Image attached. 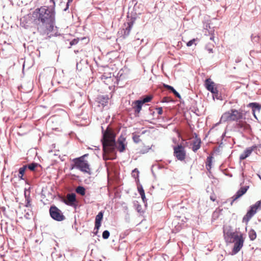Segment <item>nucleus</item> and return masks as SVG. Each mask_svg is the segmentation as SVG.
<instances>
[{
	"label": "nucleus",
	"mask_w": 261,
	"mask_h": 261,
	"mask_svg": "<svg viewBox=\"0 0 261 261\" xmlns=\"http://www.w3.org/2000/svg\"><path fill=\"white\" fill-rule=\"evenodd\" d=\"M196 41V40L195 39H193L192 40H190L189 42H187V45L188 46H192L194 43H195Z\"/></svg>",
	"instance_id": "473e14b6"
},
{
	"label": "nucleus",
	"mask_w": 261,
	"mask_h": 261,
	"mask_svg": "<svg viewBox=\"0 0 261 261\" xmlns=\"http://www.w3.org/2000/svg\"><path fill=\"white\" fill-rule=\"evenodd\" d=\"M261 202L260 201H257L254 204L250 206V210L243 218V222L246 224L250 221L251 218L256 213L257 210L260 208Z\"/></svg>",
	"instance_id": "423d86ee"
},
{
	"label": "nucleus",
	"mask_w": 261,
	"mask_h": 261,
	"mask_svg": "<svg viewBox=\"0 0 261 261\" xmlns=\"http://www.w3.org/2000/svg\"><path fill=\"white\" fill-rule=\"evenodd\" d=\"M103 218V213L100 212L96 216L95 222V228L98 230L101 225V221Z\"/></svg>",
	"instance_id": "dca6fc26"
},
{
	"label": "nucleus",
	"mask_w": 261,
	"mask_h": 261,
	"mask_svg": "<svg viewBox=\"0 0 261 261\" xmlns=\"http://www.w3.org/2000/svg\"><path fill=\"white\" fill-rule=\"evenodd\" d=\"M252 40L254 42H257L258 40V36H251Z\"/></svg>",
	"instance_id": "e433bc0d"
},
{
	"label": "nucleus",
	"mask_w": 261,
	"mask_h": 261,
	"mask_svg": "<svg viewBox=\"0 0 261 261\" xmlns=\"http://www.w3.org/2000/svg\"><path fill=\"white\" fill-rule=\"evenodd\" d=\"M173 94L178 98H180L181 97H180V94L177 92V91H175L174 93H173Z\"/></svg>",
	"instance_id": "58836bf2"
},
{
	"label": "nucleus",
	"mask_w": 261,
	"mask_h": 261,
	"mask_svg": "<svg viewBox=\"0 0 261 261\" xmlns=\"http://www.w3.org/2000/svg\"><path fill=\"white\" fill-rule=\"evenodd\" d=\"M134 20H131L130 21L127 23V26L126 28L124 29V35L125 36H127L129 35L130 30L134 24Z\"/></svg>",
	"instance_id": "a211bd4d"
},
{
	"label": "nucleus",
	"mask_w": 261,
	"mask_h": 261,
	"mask_svg": "<svg viewBox=\"0 0 261 261\" xmlns=\"http://www.w3.org/2000/svg\"><path fill=\"white\" fill-rule=\"evenodd\" d=\"M73 0H68V2L66 4V7L64 9V11H66L68 9L69 7V4L72 2Z\"/></svg>",
	"instance_id": "c9c22d12"
},
{
	"label": "nucleus",
	"mask_w": 261,
	"mask_h": 261,
	"mask_svg": "<svg viewBox=\"0 0 261 261\" xmlns=\"http://www.w3.org/2000/svg\"><path fill=\"white\" fill-rule=\"evenodd\" d=\"M50 1L53 2V4H54V6L55 5V2L53 1V0H50Z\"/></svg>",
	"instance_id": "8fccbe9b"
},
{
	"label": "nucleus",
	"mask_w": 261,
	"mask_h": 261,
	"mask_svg": "<svg viewBox=\"0 0 261 261\" xmlns=\"http://www.w3.org/2000/svg\"><path fill=\"white\" fill-rule=\"evenodd\" d=\"M174 155L180 161H184L186 157V152L184 148L178 145L174 147Z\"/></svg>",
	"instance_id": "6e6552de"
},
{
	"label": "nucleus",
	"mask_w": 261,
	"mask_h": 261,
	"mask_svg": "<svg viewBox=\"0 0 261 261\" xmlns=\"http://www.w3.org/2000/svg\"><path fill=\"white\" fill-rule=\"evenodd\" d=\"M143 105V104H142V103L139 100H135L133 102L132 107L134 110L135 116H139V114L142 110Z\"/></svg>",
	"instance_id": "4468645a"
},
{
	"label": "nucleus",
	"mask_w": 261,
	"mask_h": 261,
	"mask_svg": "<svg viewBox=\"0 0 261 261\" xmlns=\"http://www.w3.org/2000/svg\"><path fill=\"white\" fill-rule=\"evenodd\" d=\"M207 50L209 52V53H213V49L212 48H208V49H207Z\"/></svg>",
	"instance_id": "37998d69"
},
{
	"label": "nucleus",
	"mask_w": 261,
	"mask_h": 261,
	"mask_svg": "<svg viewBox=\"0 0 261 261\" xmlns=\"http://www.w3.org/2000/svg\"><path fill=\"white\" fill-rule=\"evenodd\" d=\"M66 196H76L75 193H71V194H67Z\"/></svg>",
	"instance_id": "ea45409f"
},
{
	"label": "nucleus",
	"mask_w": 261,
	"mask_h": 261,
	"mask_svg": "<svg viewBox=\"0 0 261 261\" xmlns=\"http://www.w3.org/2000/svg\"><path fill=\"white\" fill-rule=\"evenodd\" d=\"M79 38H76L73 39L72 41L70 42V46L74 45L79 42Z\"/></svg>",
	"instance_id": "7c9ffc66"
},
{
	"label": "nucleus",
	"mask_w": 261,
	"mask_h": 261,
	"mask_svg": "<svg viewBox=\"0 0 261 261\" xmlns=\"http://www.w3.org/2000/svg\"><path fill=\"white\" fill-rule=\"evenodd\" d=\"M248 106L252 109L253 113H254L255 110H257L258 111L261 109V106L256 102H251L248 105Z\"/></svg>",
	"instance_id": "aec40b11"
},
{
	"label": "nucleus",
	"mask_w": 261,
	"mask_h": 261,
	"mask_svg": "<svg viewBox=\"0 0 261 261\" xmlns=\"http://www.w3.org/2000/svg\"><path fill=\"white\" fill-rule=\"evenodd\" d=\"M164 87H165L166 89H168V87H170V85H166V84H164Z\"/></svg>",
	"instance_id": "a19ab883"
},
{
	"label": "nucleus",
	"mask_w": 261,
	"mask_h": 261,
	"mask_svg": "<svg viewBox=\"0 0 261 261\" xmlns=\"http://www.w3.org/2000/svg\"><path fill=\"white\" fill-rule=\"evenodd\" d=\"M195 138L192 141L191 145L192 146V150L196 152L200 147V144L201 143V139L198 137L197 135L195 134Z\"/></svg>",
	"instance_id": "ddd939ff"
},
{
	"label": "nucleus",
	"mask_w": 261,
	"mask_h": 261,
	"mask_svg": "<svg viewBox=\"0 0 261 261\" xmlns=\"http://www.w3.org/2000/svg\"><path fill=\"white\" fill-rule=\"evenodd\" d=\"M36 17L41 22L38 30L42 35L48 34L53 30L55 20V12L53 8L43 6L36 9Z\"/></svg>",
	"instance_id": "f03ea898"
},
{
	"label": "nucleus",
	"mask_w": 261,
	"mask_h": 261,
	"mask_svg": "<svg viewBox=\"0 0 261 261\" xmlns=\"http://www.w3.org/2000/svg\"><path fill=\"white\" fill-rule=\"evenodd\" d=\"M109 98L107 95H100L97 98V102L103 107L108 102Z\"/></svg>",
	"instance_id": "f3484780"
},
{
	"label": "nucleus",
	"mask_w": 261,
	"mask_h": 261,
	"mask_svg": "<svg viewBox=\"0 0 261 261\" xmlns=\"http://www.w3.org/2000/svg\"><path fill=\"white\" fill-rule=\"evenodd\" d=\"M61 201L64 202L66 204L76 207L78 205V201L76 197H59Z\"/></svg>",
	"instance_id": "1a4fd4ad"
},
{
	"label": "nucleus",
	"mask_w": 261,
	"mask_h": 261,
	"mask_svg": "<svg viewBox=\"0 0 261 261\" xmlns=\"http://www.w3.org/2000/svg\"><path fill=\"white\" fill-rule=\"evenodd\" d=\"M171 91H172V92H173V93H174V92H175V91H176V90L174 89V88H173V89L171 90Z\"/></svg>",
	"instance_id": "49530a36"
},
{
	"label": "nucleus",
	"mask_w": 261,
	"mask_h": 261,
	"mask_svg": "<svg viewBox=\"0 0 261 261\" xmlns=\"http://www.w3.org/2000/svg\"><path fill=\"white\" fill-rule=\"evenodd\" d=\"M138 190L140 196H145L144 191L142 186L139 185L138 186Z\"/></svg>",
	"instance_id": "bb28decb"
},
{
	"label": "nucleus",
	"mask_w": 261,
	"mask_h": 261,
	"mask_svg": "<svg viewBox=\"0 0 261 261\" xmlns=\"http://www.w3.org/2000/svg\"><path fill=\"white\" fill-rule=\"evenodd\" d=\"M211 199L213 201H215V198H213V197H211Z\"/></svg>",
	"instance_id": "de8ad7c7"
},
{
	"label": "nucleus",
	"mask_w": 261,
	"mask_h": 261,
	"mask_svg": "<svg viewBox=\"0 0 261 261\" xmlns=\"http://www.w3.org/2000/svg\"><path fill=\"white\" fill-rule=\"evenodd\" d=\"M249 237L250 239L252 241L254 240L256 238V232L253 229H251L249 232Z\"/></svg>",
	"instance_id": "5701e85b"
},
{
	"label": "nucleus",
	"mask_w": 261,
	"mask_h": 261,
	"mask_svg": "<svg viewBox=\"0 0 261 261\" xmlns=\"http://www.w3.org/2000/svg\"><path fill=\"white\" fill-rule=\"evenodd\" d=\"M75 192L78 194H80L82 196H84L85 194V189L82 186H78L75 189Z\"/></svg>",
	"instance_id": "412c9836"
},
{
	"label": "nucleus",
	"mask_w": 261,
	"mask_h": 261,
	"mask_svg": "<svg viewBox=\"0 0 261 261\" xmlns=\"http://www.w3.org/2000/svg\"><path fill=\"white\" fill-rule=\"evenodd\" d=\"M139 172L137 168H136L133 170L132 174V176L133 177H134L135 178H136V177L139 176Z\"/></svg>",
	"instance_id": "c756f323"
},
{
	"label": "nucleus",
	"mask_w": 261,
	"mask_h": 261,
	"mask_svg": "<svg viewBox=\"0 0 261 261\" xmlns=\"http://www.w3.org/2000/svg\"><path fill=\"white\" fill-rule=\"evenodd\" d=\"M125 138L122 136L118 140V144L115 141V135L113 131L107 127L106 130H102V138L101 142L103 148V157L105 160H113L115 159V152L116 148L122 152L125 149Z\"/></svg>",
	"instance_id": "f257e3e1"
},
{
	"label": "nucleus",
	"mask_w": 261,
	"mask_h": 261,
	"mask_svg": "<svg viewBox=\"0 0 261 261\" xmlns=\"http://www.w3.org/2000/svg\"><path fill=\"white\" fill-rule=\"evenodd\" d=\"M243 114L242 113V111L231 109L222 114L220 121L218 124L225 122L226 121H238V120L243 119Z\"/></svg>",
	"instance_id": "39448f33"
},
{
	"label": "nucleus",
	"mask_w": 261,
	"mask_h": 261,
	"mask_svg": "<svg viewBox=\"0 0 261 261\" xmlns=\"http://www.w3.org/2000/svg\"><path fill=\"white\" fill-rule=\"evenodd\" d=\"M158 110V113L159 115H161L163 113V110L162 107H159L156 109Z\"/></svg>",
	"instance_id": "f704fd0d"
},
{
	"label": "nucleus",
	"mask_w": 261,
	"mask_h": 261,
	"mask_svg": "<svg viewBox=\"0 0 261 261\" xmlns=\"http://www.w3.org/2000/svg\"><path fill=\"white\" fill-rule=\"evenodd\" d=\"M88 155V154H85L79 158L73 159L72 160L73 164L71 165L70 169L76 168L83 172L90 174V165L88 161L85 160V158Z\"/></svg>",
	"instance_id": "20e7f679"
},
{
	"label": "nucleus",
	"mask_w": 261,
	"mask_h": 261,
	"mask_svg": "<svg viewBox=\"0 0 261 261\" xmlns=\"http://www.w3.org/2000/svg\"><path fill=\"white\" fill-rule=\"evenodd\" d=\"M239 197H238V196L236 197V198H235V199H234L233 200V201L231 202V204L232 205V204L233 202L236 199H237V198H239Z\"/></svg>",
	"instance_id": "a18cd8bd"
},
{
	"label": "nucleus",
	"mask_w": 261,
	"mask_h": 261,
	"mask_svg": "<svg viewBox=\"0 0 261 261\" xmlns=\"http://www.w3.org/2000/svg\"><path fill=\"white\" fill-rule=\"evenodd\" d=\"M38 164L36 163H32L31 164L27 165V168H28L31 171H34L35 168L38 166Z\"/></svg>",
	"instance_id": "b1692460"
},
{
	"label": "nucleus",
	"mask_w": 261,
	"mask_h": 261,
	"mask_svg": "<svg viewBox=\"0 0 261 261\" xmlns=\"http://www.w3.org/2000/svg\"><path fill=\"white\" fill-rule=\"evenodd\" d=\"M133 141H134V142H135L136 143H138L139 142H140L141 141V140L140 139V136H139V135H133Z\"/></svg>",
	"instance_id": "cd10ccee"
},
{
	"label": "nucleus",
	"mask_w": 261,
	"mask_h": 261,
	"mask_svg": "<svg viewBox=\"0 0 261 261\" xmlns=\"http://www.w3.org/2000/svg\"><path fill=\"white\" fill-rule=\"evenodd\" d=\"M27 168V166L24 165L22 167L19 168V174L20 175L19 176V177L21 179H22L23 175Z\"/></svg>",
	"instance_id": "393cba45"
},
{
	"label": "nucleus",
	"mask_w": 261,
	"mask_h": 261,
	"mask_svg": "<svg viewBox=\"0 0 261 261\" xmlns=\"http://www.w3.org/2000/svg\"><path fill=\"white\" fill-rule=\"evenodd\" d=\"M164 87H165L166 89H168V87H170V85H166V84H164Z\"/></svg>",
	"instance_id": "79ce46f5"
},
{
	"label": "nucleus",
	"mask_w": 261,
	"mask_h": 261,
	"mask_svg": "<svg viewBox=\"0 0 261 261\" xmlns=\"http://www.w3.org/2000/svg\"><path fill=\"white\" fill-rule=\"evenodd\" d=\"M15 199L20 204V206L30 207L31 206L30 197H16Z\"/></svg>",
	"instance_id": "9d476101"
},
{
	"label": "nucleus",
	"mask_w": 261,
	"mask_h": 261,
	"mask_svg": "<svg viewBox=\"0 0 261 261\" xmlns=\"http://www.w3.org/2000/svg\"><path fill=\"white\" fill-rule=\"evenodd\" d=\"M258 146L256 145H253L251 147L246 148L244 152L240 155V160L241 161L244 160L248 157L251 153L256 150Z\"/></svg>",
	"instance_id": "f8f14e48"
},
{
	"label": "nucleus",
	"mask_w": 261,
	"mask_h": 261,
	"mask_svg": "<svg viewBox=\"0 0 261 261\" xmlns=\"http://www.w3.org/2000/svg\"><path fill=\"white\" fill-rule=\"evenodd\" d=\"M212 160V156H208L207 158V163L206 165V167L207 170H210L211 168Z\"/></svg>",
	"instance_id": "a878e982"
},
{
	"label": "nucleus",
	"mask_w": 261,
	"mask_h": 261,
	"mask_svg": "<svg viewBox=\"0 0 261 261\" xmlns=\"http://www.w3.org/2000/svg\"><path fill=\"white\" fill-rule=\"evenodd\" d=\"M137 210L138 212L140 213H143V211L142 209L141 206L139 204H138L137 206Z\"/></svg>",
	"instance_id": "72a5a7b5"
},
{
	"label": "nucleus",
	"mask_w": 261,
	"mask_h": 261,
	"mask_svg": "<svg viewBox=\"0 0 261 261\" xmlns=\"http://www.w3.org/2000/svg\"><path fill=\"white\" fill-rule=\"evenodd\" d=\"M171 101V99L170 97H164L161 100L162 102H168Z\"/></svg>",
	"instance_id": "2f4dec72"
},
{
	"label": "nucleus",
	"mask_w": 261,
	"mask_h": 261,
	"mask_svg": "<svg viewBox=\"0 0 261 261\" xmlns=\"http://www.w3.org/2000/svg\"><path fill=\"white\" fill-rule=\"evenodd\" d=\"M102 238L104 239H107L110 236V232L108 230H105L102 233Z\"/></svg>",
	"instance_id": "c85d7f7f"
},
{
	"label": "nucleus",
	"mask_w": 261,
	"mask_h": 261,
	"mask_svg": "<svg viewBox=\"0 0 261 261\" xmlns=\"http://www.w3.org/2000/svg\"><path fill=\"white\" fill-rule=\"evenodd\" d=\"M49 214L51 217L57 221H62L65 219V217L61 211L55 205L50 207Z\"/></svg>",
	"instance_id": "0eeeda50"
},
{
	"label": "nucleus",
	"mask_w": 261,
	"mask_h": 261,
	"mask_svg": "<svg viewBox=\"0 0 261 261\" xmlns=\"http://www.w3.org/2000/svg\"><path fill=\"white\" fill-rule=\"evenodd\" d=\"M24 196H27V191H26V190L24 191Z\"/></svg>",
	"instance_id": "09e8293b"
},
{
	"label": "nucleus",
	"mask_w": 261,
	"mask_h": 261,
	"mask_svg": "<svg viewBox=\"0 0 261 261\" xmlns=\"http://www.w3.org/2000/svg\"><path fill=\"white\" fill-rule=\"evenodd\" d=\"M141 199V200L145 203V205H146V197H139Z\"/></svg>",
	"instance_id": "4c0bfd02"
},
{
	"label": "nucleus",
	"mask_w": 261,
	"mask_h": 261,
	"mask_svg": "<svg viewBox=\"0 0 261 261\" xmlns=\"http://www.w3.org/2000/svg\"><path fill=\"white\" fill-rule=\"evenodd\" d=\"M237 127L240 129V131H246L249 132L251 129L250 125L246 122L239 121L237 124Z\"/></svg>",
	"instance_id": "2eb2a0df"
},
{
	"label": "nucleus",
	"mask_w": 261,
	"mask_h": 261,
	"mask_svg": "<svg viewBox=\"0 0 261 261\" xmlns=\"http://www.w3.org/2000/svg\"><path fill=\"white\" fill-rule=\"evenodd\" d=\"M224 237L226 243H234L232 249L233 254H236L240 251L244 242V238L241 232H232L230 230L224 231Z\"/></svg>",
	"instance_id": "7ed1b4c3"
},
{
	"label": "nucleus",
	"mask_w": 261,
	"mask_h": 261,
	"mask_svg": "<svg viewBox=\"0 0 261 261\" xmlns=\"http://www.w3.org/2000/svg\"><path fill=\"white\" fill-rule=\"evenodd\" d=\"M249 188V186H244L241 187L240 189L238 191L236 195L234 196H243L246 193Z\"/></svg>",
	"instance_id": "6ab92c4d"
},
{
	"label": "nucleus",
	"mask_w": 261,
	"mask_h": 261,
	"mask_svg": "<svg viewBox=\"0 0 261 261\" xmlns=\"http://www.w3.org/2000/svg\"><path fill=\"white\" fill-rule=\"evenodd\" d=\"M152 98V96L151 95H146L139 100L141 101L142 104H144L146 102L150 101Z\"/></svg>",
	"instance_id": "4be33fe9"
},
{
	"label": "nucleus",
	"mask_w": 261,
	"mask_h": 261,
	"mask_svg": "<svg viewBox=\"0 0 261 261\" xmlns=\"http://www.w3.org/2000/svg\"><path fill=\"white\" fill-rule=\"evenodd\" d=\"M205 86L207 90L211 92L213 94L216 96L218 93V90L215 88V83L211 79H207L205 81Z\"/></svg>",
	"instance_id": "9b49d317"
},
{
	"label": "nucleus",
	"mask_w": 261,
	"mask_h": 261,
	"mask_svg": "<svg viewBox=\"0 0 261 261\" xmlns=\"http://www.w3.org/2000/svg\"><path fill=\"white\" fill-rule=\"evenodd\" d=\"M173 89V87H172V86H170V87H168V90H170V91H171V90H172Z\"/></svg>",
	"instance_id": "c03bdc74"
}]
</instances>
